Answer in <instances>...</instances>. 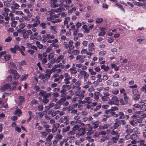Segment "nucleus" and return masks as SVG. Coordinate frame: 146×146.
I'll return each instance as SVG.
<instances>
[{
	"instance_id": "23",
	"label": "nucleus",
	"mask_w": 146,
	"mask_h": 146,
	"mask_svg": "<svg viewBox=\"0 0 146 146\" xmlns=\"http://www.w3.org/2000/svg\"><path fill=\"white\" fill-rule=\"evenodd\" d=\"M118 109V108L116 106L112 107H111L110 110H106V113L108 114L109 112H110V111H113L115 110H117Z\"/></svg>"
},
{
	"instance_id": "46",
	"label": "nucleus",
	"mask_w": 146,
	"mask_h": 146,
	"mask_svg": "<svg viewBox=\"0 0 146 146\" xmlns=\"http://www.w3.org/2000/svg\"><path fill=\"white\" fill-rule=\"evenodd\" d=\"M43 100L42 101L43 103L44 104H46L48 103L49 102V100L48 98H44L43 97Z\"/></svg>"
},
{
	"instance_id": "24",
	"label": "nucleus",
	"mask_w": 146,
	"mask_h": 146,
	"mask_svg": "<svg viewBox=\"0 0 146 146\" xmlns=\"http://www.w3.org/2000/svg\"><path fill=\"white\" fill-rule=\"evenodd\" d=\"M136 134H138V131L135 132V134H133L131 135V139L132 140H137L138 138V135Z\"/></svg>"
},
{
	"instance_id": "25",
	"label": "nucleus",
	"mask_w": 146,
	"mask_h": 146,
	"mask_svg": "<svg viewBox=\"0 0 146 146\" xmlns=\"http://www.w3.org/2000/svg\"><path fill=\"white\" fill-rule=\"evenodd\" d=\"M119 135H117L115 137H112L111 139V140L113 141V143H116V142L115 141L119 139Z\"/></svg>"
},
{
	"instance_id": "29",
	"label": "nucleus",
	"mask_w": 146,
	"mask_h": 146,
	"mask_svg": "<svg viewBox=\"0 0 146 146\" xmlns=\"http://www.w3.org/2000/svg\"><path fill=\"white\" fill-rule=\"evenodd\" d=\"M53 137V136L51 134H49L47 138L46 139V140L50 142Z\"/></svg>"
},
{
	"instance_id": "35",
	"label": "nucleus",
	"mask_w": 146,
	"mask_h": 146,
	"mask_svg": "<svg viewBox=\"0 0 146 146\" xmlns=\"http://www.w3.org/2000/svg\"><path fill=\"white\" fill-rule=\"evenodd\" d=\"M28 112L30 115L29 118L27 120V122H29V121L30 120L32 119V118L33 117V115L32 114V112L31 111H29Z\"/></svg>"
},
{
	"instance_id": "27",
	"label": "nucleus",
	"mask_w": 146,
	"mask_h": 146,
	"mask_svg": "<svg viewBox=\"0 0 146 146\" xmlns=\"http://www.w3.org/2000/svg\"><path fill=\"white\" fill-rule=\"evenodd\" d=\"M72 78H65L64 80V83L66 84H68L70 83V82L69 81Z\"/></svg>"
},
{
	"instance_id": "41",
	"label": "nucleus",
	"mask_w": 146,
	"mask_h": 146,
	"mask_svg": "<svg viewBox=\"0 0 146 146\" xmlns=\"http://www.w3.org/2000/svg\"><path fill=\"white\" fill-rule=\"evenodd\" d=\"M11 56L10 54H7L4 56V58L6 61L10 59Z\"/></svg>"
},
{
	"instance_id": "44",
	"label": "nucleus",
	"mask_w": 146,
	"mask_h": 146,
	"mask_svg": "<svg viewBox=\"0 0 146 146\" xmlns=\"http://www.w3.org/2000/svg\"><path fill=\"white\" fill-rule=\"evenodd\" d=\"M70 18L68 17H66L65 18V20L64 21V25L67 24L70 21Z\"/></svg>"
},
{
	"instance_id": "52",
	"label": "nucleus",
	"mask_w": 146,
	"mask_h": 146,
	"mask_svg": "<svg viewBox=\"0 0 146 146\" xmlns=\"http://www.w3.org/2000/svg\"><path fill=\"white\" fill-rule=\"evenodd\" d=\"M52 96V94L50 93H48L46 94L43 96L44 98H48Z\"/></svg>"
},
{
	"instance_id": "10",
	"label": "nucleus",
	"mask_w": 146,
	"mask_h": 146,
	"mask_svg": "<svg viewBox=\"0 0 146 146\" xmlns=\"http://www.w3.org/2000/svg\"><path fill=\"white\" fill-rule=\"evenodd\" d=\"M50 25V23L48 22H43L40 24L39 26L42 29H44L46 28L47 26H49Z\"/></svg>"
},
{
	"instance_id": "14",
	"label": "nucleus",
	"mask_w": 146,
	"mask_h": 146,
	"mask_svg": "<svg viewBox=\"0 0 146 146\" xmlns=\"http://www.w3.org/2000/svg\"><path fill=\"white\" fill-rule=\"evenodd\" d=\"M60 126V124L58 123H56L54 124L53 125V128L52 131L53 133L55 132L57 130V128Z\"/></svg>"
},
{
	"instance_id": "1",
	"label": "nucleus",
	"mask_w": 146,
	"mask_h": 146,
	"mask_svg": "<svg viewBox=\"0 0 146 146\" xmlns=\"http://www.w3.org/2000/svg\"><path fill=\"white\" fill-rule=\"evenodd\" d=\"M52 72V70H47L45 72L46 74H40L39 76V78L41 79L45 78L48 79L50 78Z\"/></svg>"
},
{
	"instance_id": "62",
	"label": "nucleus",
	"mask_w": 146,
	"mask_h": 146,
	"mask_svg": "<svg viewBox=\"0 0 146 146\" xmlns=\"http://www.w3.org/2000/svg\"><path fill=\"white\" fill-rule=\"evenodd\" d=\"M120 103V104L124 105L125 104V103L124 101L123 100L122 98H120L119 100Z\"/></svg>"
},
{
	"instance_id": "34",
	"label": "nucleus",
	"mask_w": 146,
	"mask_h": 146,
	"mask_svg": "<svg viewBox=\"0 0 146 146\" xmlns=\"http://www.w3.org/2000/svg\"><path fill=\"white\" fill-rule=\"evenodd\" d=\"M40 92L39 94V95L40 96H44L46 94V92L43 90H40Z\"/></svg>"
},
{
	"instance_id": "16",
	"label": "nucleus",
	"mask_w": 146,
	"mask_h": 146,
	"mask_svg": "<svg viewBox=\"0 0 146 146\" xmlns=\"http://www.w3.org/2000/svg\"><path fill=\"white\" fill-rule=\"evenodd\" d=\"M80 73L83 75L84 78L85 79L88 78L89 76V74L87 72L84 70L81 71H80Z\"/></svg>"
},
{
	"instance_id": "3",
	"label": "nucleus",
	"mask_w": 146,
	"mask_h": 146,
	"mask_svg": "<svg viewBox=\"0 0 146 146\" xmlns=\"http://www.w3.org/2000/svg\"><path fill=\"white\" fill-rule=\"evenodd\" d=\"M133 99L135 100H137L140 98V96L136 90H134L133 91Z\"/></svg>"
},
{
	"instance_id": "12",
	"label": "nucleus",
	"mask_w": 146,
	"mask_h": 146,
	"mask_svg": "<svg viewBox=\"0 0 146 146\" xmlns=\"http://www.w3.org/2000/svg\"><path fill=\"white\" fill-rule=\"evenodd\" d=\"M87 125L89 126V128L87 129L88 131L87 132V135H90L92 134L94 132V131L92 130L93 127L90 126V124H88Z\"/></svg>"
},
{
	"instance_id": "54",
	"label": "nucleus",
	"mask_w": 146,
	"mask_h": 146,
	"mask_svg": "<svg viewBox=\"0 0 146 146\" xmlns=\"http://www.w3.org/2000/svg\"><path fill=\"white\" fill-rule=\"evenodd\" d=\"M28 77V75L24 74L22 75L21 77L22 80H25L27 79Z\"/></svg>"
},
{
	"instance_id": "22",
	"label": "nucleus",
	"mask_w": 146,
	"mask_h": 146,
	"mask_svg": "<svg viewBox=\"0 0 146 146\" xmlns=\"http://www.w3.org/2000/svg\"><path fill=\"white\" fill-rule=\"evenodd\" d=\"M55 9L56 13L63 11L65 10L64 8L61 6H60L58 8Z\"/></svg>"
},
{
	"instance_id": "21",
	"label": "nucleus",
	"mask_w": 146,
	"mask_h": 146,
	"mask_svg": "<svg viewBox=\"0 0 146 146\" xmlns=\"http://www.w3.org/2000/svg\"><path fill=\"white\" fill-rule=\"evenodd\" d=\"M80 125L78 124L76 125L73 127L72 128V130L75 132L77 130L79 131L80 129Z\"/></svg>"
},
{
	"instance_id": "64",
	"label": "nucleus",
	"mask_w": 146,
	"mask_h": 146,
	"mask_svg": "<svg viewBox=\"0 0 146 146\" xmlns=\"http://www.w3.org/2000/svg\"><path fill=\"white\" fill-rule=\"evenodd\" d=\"M52 95L53 97L54 98H56L58 97L59 96V94L55 92H54L52 93Z\"/></svg>"
},
{
	"instance_id": "40",
	"label": "nucleus",
	"mask_w": 146,
	"mask_h": 146,
	"mask_svg": "<svg viewBox=\"0 0 146 146\" xmlns=\"http://www.w3.org/2000/svg\"><path fill=\"white\" fill-rule=\"evenodd\" d=\"M64 57V56L62 55H60L58 56L56 59L57 63L59 62L60 61V60L63 59Z\"/></svg>"
},
{
	"instance_id": "28",
	"label": "nucleus",
	"mask_w": 146,
	"mask_h": 146,
	"mask_svg": "<svg viewBox=\"0 0 146 146\" xmlns=\"http://www.w3.org/2000/svg\"><path fill=\"white\" fill-rule=\"evenodd\" d=\"M99 123V122L98 121H96L94 122L93 123V125H94L93 127H92L93 128L96 129L98 127V125Z\"/></svg>"
},
{
	"instance_id": "13",
	"label": "nucleus",
	"mask_w": 146,
	"mask_h": 146,
	"mask_svg": "<svg viewBox=\"0 0 146 146\" xmlns=\"http://www.w3.org/2000/svg\"><path fill=\"white\" fill-rule=\"evenodd\" d=\"M90 97H87L84 99V100L82 101V104H90L91 103V102L90 101Z\"/></svg>"
},
{
	"instance_id": "60",
	"label": "nucleus",
	"mask_w": 146,
	"mask_h": 146,
	"mask_svg": "<svg viewBox=\"0 0 146 146\" xmlns=\"http://www.w3.org/2000/svg\"><path fill=\"white\" fill-rule=\"evenodd\" d=\"M57 0H50V3L51 4V5H52V4H56L57 2Z\"/></svg>"
},
{
	"instance_id": "47",
	"label": "nucleus",
	"mask_w": 146,
	"mask_h": 146,
	"mask_svg": "<svg viewBox=\"0 0 146 146\" xmlns=\"http://www.w3.org/2000/svg\"><path fill=\"white\" fill-rule=\"evenodd\" d=\"M66 89L62 88V89L60 91V92L61 94V95L62 96H63L64 93L66 91Z\"/></svg>"
},
{
	"instance_id": "4",
	"label": "nucleus",
	"mask_w": 146,
	"mask_h": 146,
	"mask_svg": "<svg viewBox=\"0 0 146 146\" xmlns=\"http://www.w3.org/2000/svg\"><path fill=\"white\" fill-rule=\"evenodd\" d=\"M69 116H64L63 117L60 118L59 121L60 123H64L65 124L67 125L69 123Z\"/></svg>"
},
{
	"instance_id": "63",
	"label": "nucleus",
	"mask_w": 146,
	"mask_h": 146,
	"mask_svg": "<svg viewBox=\"0 0 146 146\" xmlns=\"http://www.w3.org/2000/svg\"><path fill=\"white\" fill-rule=\"evenodd\" d=\"M94 94V98L96 99H98L99 97L98 96L99 95V93L98 92H96Z\"/></svg>"
},
{
	"instance_id": "17",
	"label": "nucleus",
	"mask_w": 146,
	"mask_h": 146,
	"mask_svg": "<svg viewBox=\"0 0 146 146\" xmlns=\"http://www.w3.org/2000/svg\"><path fill=\"white\" fill-rule=\"evenodd\" d=\"M94 44L92 43H91L89 44V46L88 48V50L92 51H93L94 50Z\"/></svg>"
},
{
	"instance_id": "49",
	"label": "nucleus",
	"mask_w": 146,
	"mask_h": 146,
	"mask_svg": "<svg viewBox=\"0 0 146 146\" xmlns=\"http://www.w3.org/2000/svg\"><path fill=\"white\" fill-rule=\"evenodd\" d=\"M66 143H67V141L65 139H64L62 141H60V146H63V145H65Z\"/></svg>"
},
{
	"instance_id": "6",
	"label": "nucleus",
	"mask_w": 146,
	"mask_h": 146,
	"mask_svg": "<svg viewBox=\"0 0 146 146\" xmlns=\"http://www.w3.org/2000/svg\"><path fill=\"white\" fill-rule=\"evenodd\" d=\"M70 30L73 32V35L74 36H76L78 32V29L74 25H72L70 27Z\"/></svg>"
},
{
	"instance_id": "30",
	"label": "nucleus",
	"mask_w": 146,
	"mask_h": 146,
	"mask_svg": "<svg viewBox=\"0 0 146 146\" xmlns=\"http://www.w3.org/2000/svg\"><path fill=\"white\" fill-rule=\"evenodd\" d=\"M40 20H36L33 24H32L33 27H36L38 25L40 24Z\"/></svg>"
},
{
	"instance_id": "19",
	"label": "nucleus",
	"mask_w": 146,
	"mask_h": 146,
	"mask_svg": "<svg viewBox=\"0 0 146 146\" xmlns=\"http://www.w3.org/2000/svg\"><path fill=\"white\" fill-rule=\"evenodd\" d=\"M112 100H113L114 104L116 105H118L119 104V100H118L116 97H113L112 98Z\"/></svg>"
},
{
	"instance_id": "36",
	"label": "nucleus",
	"mask_w": 146,
	"mask_h": 146,
	"mask_svg": "<svg viewBox=\"0 0 146 146\" xmlns=\"http://www.w3.org/2000/svg\"><path fill=\"white\" fill-rule=\"evenodd\" d=\"M62 88H64V89H67V90L70 89L71 88V86L69 85H67L65 84L63 85L62 87Z\"/></svg>"
},
{
	"instance_id": "55",
	"label": "nucleus",
	"mask_w": 146,
	"mask_h": 146,
	"mask_svg": "<svg viewBox=\"0 0 146 146\" xmlns=\"http://www.w3.org/2000/svg\"><path fill=\"white\" fill-rule=\"evenodd\" d=\"M60 89L59 88H55L53 89V91L54 92L58 93L60 92Z\"/></svg>"
},
{
	"instance_id": "38",
	"label": "nucleus",
	"mask_w": 146,
	"mask_h": 146,
	"mask_svg": "<svg viewBox=\"0 0 146 146\" xmlns=\"http://www.w3.org/2000/svg\"><path fill=\"white\" fill-rule=\"evenodd\" d=\"M36 44L37 45V47L39 49H41L43 47V45L42 44H40V42L38 41L36 42Z\"/></svg>"
},
{
	"instance_id": "53",
	"label": "nucleus",
	"mask_w": 146,
	"mask_h": 146,
	"mask_svg": "<svg viewBox=\"0 0 146 146\" xmlns=\"http://www.w3.org/2000/svg\"><path fill=\"white\" fill-rule=\"evenodd\" d=\"M46 36L48 38H52L53 39L55 38L54 36L53 35H51L50 34H48L46 35Z\"/></svg>"
},
{
	"instance_id": "50",
	"label": "nucleus",
	"mask_w": 146,
	"mask_h": 146,
	"mask_svg": "<svg viewBox=\"0 0 146 146\" xmlns=\"http://www.w3.org/2000/svg\"><path fill=\"white\" fill-rule=\"evenodd\" d=\"M101 107V105L100 104L96 106L95 108H93V110L94 111H96L97 110L99 109Z\"/></svg>"
},
{
	"instance_id": "43",
	"label": "nucleus",
	"mask_w": 146,
	"mask_h": 146,
	"mask_svg": "<svg viewBox=\"0 0 146 146\" xmlns=\"http://www.w3.org/2000/svg\"><path fill=\"white\" fill-rule=\"evenodd\" d=\"M25 98L23 96H20L19 97V102L20 103H22L24 101Z\"/></svg>"
},
{
	"instance_id": "48",
	"label": "nucleus",
	"mask_w": 146,
	"mask_h": 146,
	"mask_svg": "<svg viewBox=\"0 0 146 146\" xmlns=\"http://www.w3.org/2000/svg\"><path fill=\"white\" fill-rule=\"evenodd\" d=\"M102 100L104 101H108L109 100V97L106 96H104L102 97Z\"/></svg>"
},
{
	"instance_id": "61",
	"label": "nucleus",
	"mask_w": 146,
	"mask_h": 146,
	"mask_svg": "<svg viewBox=\"0 0 146 146\" xmlns=\"http://www.w3.org/2000/svg\"><path fill=\"white\" fill-rule=\"evenodd\" d=\"M62 136L61 135H58L56 136V139L58 140L61 139L62 138Z\"/></svg>"
},
{
	"instance_id": "31",
	"label": "nucleus",
	"mask_w": 146,
	"mask_h": 146,
	"mask_svg": "<svg viewBox=\"0 0 146 146\" xmlns=\"http://www.w3.org/2000/svg\"><path fill=\"white\" fill-rule=\"evenodd\" d=\"M70 128V127L69 126H68L66 127L63 128L62 132L63 133H65L69 131Z\"/></svg>"
},
{
	"instance_id": "42",
	"label": "nucleus",
	"mask_w": 146,
	"mask_h": 146,
	"mask_svg": "<svg viewBox=\"0 0 146 146\" xmlns=\"http://www.w3.org/2000/svg\"><path fill=\"white\" fill-rule=\"evenodd\" d=\"M59 112L60 111L59 110H57L55 112L53 111L51 113V115L52 117L55 116L56 115V114H59Z\"/></svg>"
},
{
	"instance_id": "59",
	"label": "nucleus",
	"mask_w": 146,
	"mask_h": 146,
	"mask_svg": "<svg viewBox=\"0 0 146 146\" xmlns=\"http://www.w3.org/2000/svg\"><path fill=\"white\" fill-rule=\"evenodd\" d=\"M76 10V8L74 7L72 8L71 9L69 10L68 11V12L70 13H72L73 11H75Z\"/></svg>"
},
{
	"instance_id": "5",
	"label": "nucleus",
	"mask_w": 146,
	"mask_h": 146,
	"mask_svg": "<svg viewBox=\"0 0 146 146\" xmlns=\"http://www.w3.org/2000/svg\"><path fill=\"white\" fill-rule=\"evenodd\" d=\"M85 93L84 90L77 91L75 93L74 95L79 96L80 99L83 98L84 97V94Z\"/></svg>"
},
{
	"instance_id": "15",
	"label": "nucleus",
	"mask_w": 146,
	"mask_h": 146,
	"mask_svg": "<svg viewBox=\"0 0 146 146\" xmlns=\"http://www.w3.org/2000/svg\"><path fill=\"white\" fill-rule=\"evenodd\" d=\"M85 57L84 56H82L78 55L76 57V59L77 60H79L80 63H82L85 60L84 58Z\"/></svg>"
},
{
	"instance_id": "37",
	"label": "nucleus",
	"mask_w": 146,
	"mask_h": 146,
	"mask_svg": "<svg viewBox=\"0 0 146 146\" xmlns=\"http://www.w3.org/2000/svg\"><path fill=\"white\" fill-rule=\"evenodd\" d=\"M115 5L118 7L119 8H120V9L123 12H125V9L122 7V5L119 3H117Z\"/></svg>"
},
{
	"instance_id": "56",
	"label": "nucleus",
	"mask_w": 146,
	"mask_h": 146,
	"mask_svg": "<svg viewBox=\"0 0 146 146\" xmlns=\"http://www.w3.org/2000/svg\"><path fill=\"white\" fill-rule=\"evenodd\" d=\"M119 118L120 119L123 118L124 114L122 112H119Z\"/></svg>"
},
{
	"instance_id": "58",
	"label": "nucleus",
	"mask_w": 146,
	"mask_h": 146,
	"mask_svg": "<svg viewBox=\"0 0 146 146\" xmlns=\"http://www.w3.org/2000/svg\"><path fill=\"white\" fill-rule=\"evenodd\" d=\"M17 23L16 21H13L11 24V25L12 27H16V24Z\"/></svg>"
},
{
	"instance_id": "7",
	"label": "nucleus",
	"mask_w": 146,
	"mask_h": 146,
	"mask_svg": "<svg viewBox=\"0 0 146 146\" xmlns=\"http://www.w3.org/2000/svg\"><path fill=\"white\" fill-rule=\"evenodd\" d=\"M10 72L13 76V78L15 79H18L20 77L19 74L15 70L12 69Z\"/></svg>"
},
{
	"instance_id": "18",
	"label": "nucleus",
	"mask_w": 146,
	"mask_h": 146,
	"mask_svg": "<svg viewBox=\"0 0 146 146\" xmlns=\"http://www.w3.org/2000/svg\"><path fill=\"white\" fill-rule=\"evenodd\" d=\"M49 28L51 30V32L52 33L56 34L57 33V29L56 27H55V26H50V27Z\"/></svg>"
},
{
	"instance_id": "9",
	"label": "nucleus",
	"mask_w": 146,
	"mask_h": 146,
	"mask_svg": "<svg viewBox=\"0 0 146 146\" xmlns=\"http://www.w3.org/2000/svg\"><path fill=\"white\" fill-rule=\"evenodd\" d=\"M0 90L2 91H4L6 90H11V86L8 84H7L0 88Z\"/></svg>"
},
{
	"instance_id": "26",
	"label": "nucleus",
	"mask_w": 146,
	"mask_h": 146,
	"mask_svg": "<svg viewBox=\"0 0 146 146\" xmlns=\"http://www.w3.org/2000/svg\"><path fill=\"white\" fill-rule=\"evenodd\" d=\"M137 130V128H135L133 129V130L131 129H127L126 130V132L128 133H132L134 131H136Z\"/></svg>"
},
{
	"instance_id": "8",
	"label": "nucleus",
	"mask_w": 146,
	"mask_h": 146,
	"mask_svg": "<svg viewBox=\"0 0 146 146\" xmlns=\"http://www.w3.org/2000/svg\"><path fill=\"white\" fill-rule=\"evenodd\" d=\"M115 122L114 123L113 125L111 127V129L113 130L116 129L120 125V123L118 119H115Z\"/></svg>"
},
{
	"instance_id": "39",
	"label": "nucleus",
	"mask_w": 146,
	"mask_h": 146,
	"mask_svg": "<svg viewBox=\"0 0 146 146\" xmlns=\"http://www.w3.org/2000/svg\"><path fill=\"white\" fill-rule=\"evenodd\" d=\"M70 70L71 71V73L72 74H75L77 73V71L75 70L74 68H70Z\"/></svg>"
},
{
	"instance_id": "32",
	"label": "nucleus",
	"mask_w": 146,
	"mask_h": 146,
	"mask_svg": "<svg viewBox=\"0 0 146 146\" xmlns=\"http://www.w3.org/2000/svg\"><path fill=\"white\" fill-rule=\"evenodd\" d=\"M73 42L72 41L70 40L69 42V49L71 50L74 48V46L73 45Z\"/></svg>"
},
{
	"instance_id": "20",
	"label": "nucleus",
	"mask_w": 146,
	"mask_h": 146,
	"mask_svg": "<svg viewBox=\"0 0 146 146\" xmlns=\"http://www.w3.org/2000/svg\"><path fill=\"white\" fill-rule=\"evenodd\" d=\"M61 105V104L60 103V101H58L56 104L54 105V109H59L60 108V106Z\"/></svg>"
},
{
	"instance_id": "45",
	"label": "nucleus",
	"mask_w": 146,
	"mask_h": 146,
	"mask_svg": "<svg viewBox=\"0 0 146 146\" xmlns=\"http://www.w3.org/2000/svg\"><path fill=\"white\" fill-rule=\"evenodd\" d=\"M88 70L89 72L90 73V74L91 75H95L96 74V72H95L92 69H89Z\"/></svg>"
},
{
	"instance_id": "51",
	"label": "nucleus",
	"mask_w": 146,
	"mask_h": 146,
	"mask_svg": "<svg viewBox=\"0 0 146 146\" xmlns=\"http://www.w3.org/2000/svg\"><path fill=\"white\" fill-rule=\"evenodd\" d=\"M124 95L125 96L124 97V99L125 100L124 102L126 104L128 102V98L127 96H126V93H125L124 94Z\"/></svg>"
},
{
	"instance_id": "57",
	"label": "nucleus",
	"mask_w": 146,
	"mask_h": 146,
	"mask_svg": "<svg viewBox=\"0 0 146 146\" xmlns=\"http://www.w3.org/2000/svg\"><path fill=\"white\" fill-rule=\"evenodd\" d=\"M103 21V19L102 18H98L97 19L96 22V23H102Z\"/></svg>"
},
{
	"instance_id": "2",
	"label": "nucleus",
	"mask_w": 146,
	"mask_h": 146,
	"mask_svg": "<svg viewBox=\"0 0 146 146\" xmlns=\"http://www.w3.org/2000/svg\"><path fill=\"white\" fill-rule=\"evenodd\" d=\"M32 34V32L30 30L23 29L22 31L23 37L25 39H26L28 38L29 36Z\"/></svg>"
},
{
	"instance_id": "33",
	"label": "nucleus",
	"mask_w": 146,
	"mask_h": 146,
	"mask_svg": "<svg viewBox=\"0 0 146 146\" xmlns=\"http://www.w3.org/2000/svg\"><path fill=\"white\" fill-rule=\"evenodd\" d=\"M54 106V104L53 103H51L48 106H46L45 108L47 110H49L50 108Z\"/></svg>"
},
{
	"instance_id": "11",
	"label": "nucleus",
	"mask_w": 146,
	"mask_h": 146,
	"mask_svg": "<svg viewBox=\"0 0 146 146\" xmlns=\"http://www.w3.org/2000/svg\"><path fill=\"white\" fill-rule=\"evenodd\" d=\"M86 127H83L80 128V129L79 131H80L81 133L80 134L79 133H77L76 134V135H78H78H84L86 133Z\"/></svg>"
}]
</instances>
